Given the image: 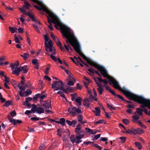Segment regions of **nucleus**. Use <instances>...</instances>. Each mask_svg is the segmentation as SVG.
Masks as SVG:
<instances>
[{
	"mask_svg": "<svg viewBox=\"0 0 150 150\" xmlns=\"http://www.w3.org/2000/svg\"><path fill=\"white\" fill-rule=\"evenodd\" d=\"M112 84H113V87L122 92L129 99L142 104L140 106V108L144 109L146 107H148L150 109V100L146 99L142 96L134 94L126 90L125 88H121L120 87L118 82L116 80Z\"/></svg>",
	"mask_w": 150,
	"mask_h": 150,
	"instance_id": "obj_1",
	"label": "nucleus"
},
{
	"mask_svg": "<svg viewBox=\"0 0 150 150\" xmlns=\"http://www.w3.org/2000/svg\"><path fill=\"white\" fill-rule=\"evenodd\" d=\"M61 29L62 36L67 39V43H69L77 52H79L80 50V45L70 28L67 26H63Z\"/></svg>",
	"mask_w": 150,
	"mask_h": 150,
	"instance_id": "obj_2",
	"label": "nucleus"
},
{
	"mask_svg": "<svg viewBox=\"0 0 150 150\" xmlns=\"http://www.w3.org/2000/svg\"><path fill=\"white\" fill-rule=\"evenodd\" d=\"M82 57L86 60L88 63L98 69L104 77L108 79L110 85H111L112 83L115 80V79L108 75L107 71L103 67L98 64L96 63L93 62L89 59L87 58L84 54L83 55Z\"/></svg>",
	"mask_w": 150,
	"mask_h": 150,
	"instance_id": "obj_3",
	"label": "nucleus"
},
{
	"mask_svg": "<svg viewBox=\"0 0 150 150\" xmlns=\"http://www.w3.org/2000/svg\"><path fill=\"white\" fill-rule=\"evenodd\" d=\"M45 42V51L47 52L45 54L48 55H50L51 58L54 61H56V57L54 56L56 54V51L54 47L53 46V44L51 40L48 42Z\"/></svg>",
	"mask_w": 150,
	"mask_h": 150,
	"instance_id": "obj_4",
	"label": "nucleus"
},
{
	"mask_svg": "<svg viewBox=\"0 0 150 150\" xmlns=\"http://www.w3.org/2000/svg\"><path fill=\"white\" fill-rule=\"evenodd\" d=\"M48 15L47 18L48 23L51 24V23H53L54 24V27L57 29L59 30L58 26L59 23L58 17L52 12Z\"/></svg>",
	"mask_w": 150,
	"mask_h": 150,
	"instance_id": "obj_5",
	"label": "nucleus"
},
{
	"mask_svg": "<svg viewBox=\"0 0 150 150\" xmlns=\"http://www.w3.org/2000/svg\"><path fill=\"white\" fill-rule=\"evenodd\" d=\"M28 68L27 66L25 65L24 66H20V67H16L15 69L13 71L12 73L18 76L20 73L21 71H23V73L24 74L27 73L28 71Z\"/></svg>",
	"mask_w": 150,
	"mask_h": 150,
	"instance_id": "obj_6",
	"label": "nucleus"
},
{
	"mask_svg": "<svg viewBox=\"0 0 150 150\" xmlns=\"http://www.w3.org/2000/svg\"><path fill=\"white\" fill-rule=\"evenodd\" d=\"M85 136L83 134L79 135H76L75 137L74 135H71L70 137V139L72 143L73 144L75 143L76 144H79L82 142L81 139L83 138Z\"/></svg>",
	"mask_w": 150,
	"mask_h": 150,
	"instance_id": "obj_7",
	"label": "nucleus"
},
{
	"mask_svg": "<svg viewBox=\"0 0 150 150\" xmlns=\"http://www.w3.org/2000/svg\"><path fill=\"white\" fill-rule=\"evenodd\" d=\"M63 83L62 81L60 80L54 81L52 85V87L55 91L58 90L59 89V88Z\"/></svg>",
	"mask_w": 150,
	"mask_h": 150,
	"instance_id": "obj_8",
	"label": "nucleus"
},
{
	"mask_svg": "<svg viewBox=\"0 0 150 150\" xmlns=\"http://www.w3.org/2000/svg\"><path fill=\"white\" fill-rule=\"evenodd\" d=\"M71 112V115L73 117H74L77 114L82 113V112L80 109L74 107L72 108V111Z\"/></svg>",
	"mask_w": 150,
	"mask_h": 150,
	"instance_id": "obj_9",
	"label": "nucleus"
},
{
	"mask_svg": "<svg viewBox=\"0 0 150 150\" xmlns=\"http://www.w3.org/2000/svg\"><path fill=\"white\" fill-rule=\"evenodd\" d=\"M41 103V106L44 107L46 109H49L50 108H51L50 101V103H49V100H47L43 101Z\"/></svg>",
	"mask_w": 150,
	"mask_h": 150,
	"instance_id": "obj_10",
	"label": "nucleus"
},
{
	"mask_svg": "<svg viewBox=\"0 0 150 150\" xmlns=\"http://www.w3.org/2000/svg\"><path fill=\"white\" fill-rule=\"evenodd\" d=\"M57 44V46L59 47L60 49L62 51H65L64 48L62 47L60 41L59 40V39L55 37V38L53 39Z\"/></svg>",
	"mask_w": 150,
	"mask_h": 150,
	"instance_id": "obj_11",
	"label": "nucleus"
},
{
	"mask_svg": "<svg viewBox=\"0 0 150 150\" xmlns=\"http://www.w3.org/2000/svg\"><path fill=\"white\" fill-rule=\"evenodd\" d=\"M75 132L77 135H79L82 134H84L85 133V131L83 129L77 128L75 129Z\"/></svg>",
	"mask_w": 150,
	"mask_h": 150,
	"instance_id": "obj_12",
	"label": "nucleus"
},
{
	"mask_svg": "<svg viewBox=\"0 0 150 150\" xmlns=\"http://www.w3.org/2000/svg\"><path fill=\"white\" fill-rule=\"evenodd\" d=\"M103 87H105L106 90L109 91L112 95H115V93L114 91L111 89L109 86H106V85H104Z\"/></svg>",
	"mask_w": 150,
	"mask_h": 150,
	"instance_id": "obj_13",
	"label": "nucleus"
},
{
	"mask_svg": "<svg viewBox=\"0 0 150 150\" xmlns=\"http://www.w3.org/2000/svg\"><path fill=\"white\" fill-rule=\"evenodd\" d=\"M23 14L25 15L26 16H28L31 19H32L33 20L35 21H37V20L35 19L34 16L33 15H31V14L29 12H27L25 11V12H24V13H23Z\"/></svg>",
	"mask_w": 150,
	"mask_h": 150,
	"instance_id": "obj_14",
	"label": "nucleus"
},
{
	"mask_svg": "<svg viewBox=\"0 0 150 150\" xmlns=\"http://www.w3.org/2000/svg\"><path fill=\"white\" fill-rule=\"evenodd\" d=\"M36 112L39 114L43 113L44 112V110L43 108L39 107L37 108Z\"/></svg>",
	"mask_w": 150,
	"mask_h": 150,
	"instance_id": "obj_15",
	"label": "nucleus"
},
{
	"mask_svg": "<svg viewBox=\"0 0 150 150\" xmlns=\"http://www.w3.org/2000/svg\"><path fill=\"white\" fill-rule=\"evenodd\" d=\"M82 100V99L80 97H78L76 99L75 101L78 104V106H80L81 105V101Z\"/></svg>",
	"mask_w": 150,
	"mask_h": 150,
	"instance_id": "obj_16",
	"label": "nucleus"
},
{
	"mask_svg": "<svg viewBox=\"0 0 150 150\" xmlns=\"http://www.w3.org/2000/svg\"><path fill=\"white\" fill-rule=\"evenodd\" d=\"M134 133L135 134H141L143 133V130L139 128L137 129H134Z\"/></svg>",
	"mask_w": 150,
	"mask_h": 150,
	"instance_id": "obj_17",
	"label": "nucleus"
},
{
	"mask_svg": "<svg viewBox=\"0 0 150 150\" xmlns=\"http://www.w3.org/2000/svg\"><path fill=\"white\" fill-rule=\"evenodd\" d=\"M137 111L134 112V114H135L136 113H137L138 114L140 115H142L143 114L142 112H143V109H140L139 108H137L136 109Z\"/></svg>",
	"mask_w": 150,
	"mask_h": 150,
	"instance_id": "obj_18",
	"label": "nucleus"
},
{
	"mask_svg": "<svg viewBox=\"0 0 150 150\" xmlns=\"http://www.w3.org/2000/svg\"><path fill=\"white\" fill-rule=\"evenodd\" d=\"M32 108H31V111L32 112V113H34L35 112V111H37V108L36 106L34 104H32Z\"/></svg>",
	"mask_w": 150,
	"mask_h": 150,
	"instance_id": "obj_19",
	"label": "nucleus"
},
{
	"mask_svg": "<svg viewBox=\"0 0 150 150\" xmlns=\"http://www.w3.org/2000/svg\"><path fill=\"white\" fill-rule=\"evenodd\" d=\"M8 28L9 31L11 33H14L16 32L17 28H12L9 27Z\"/></svg>",
	"mask_w": 150,
	"mask_h": 150,
	"instance_id": "obj_20",
	"label": "nucleus"
},
{
	"mask_svg": "<svg viewBox=\"0 0 150 150\" xmlns=\"http://www.w3.org/2000/svg\"><path fill=\"white\" fill-rule=\"evenodd\" d=\"M108 108L110 110H115V107L112 104H109L108 103L107 104Z\"/></svg>",
	"mask_w": 150,
	"mask_h": 150,
	"instance_id": "obj_21",
	"label": "nucleus"
},
{
	"mask_svg": "<svg viewBox=\"0 0 150 150\" xmlns=\"http://www.w3.org/2000/svg\"><path fill=\"white\" fill-rule=\"evenodd\" d=\"M20 56L21 57H22L24 59L26 60L27 59L28 57L29 56V55L28 53H23V55L21 54Z\"/></svg>",
	"mask_w": 150,
	"mask_h": 150,
	"instance_id": "obj_22",
	"label": "nucleus"
},
{
	"mask_svg": "<svg viewBox=\"0 0 150 150\" xmlns=\"http://www.w3.org/2000/svg\"><path fill=\"white\" fill-rule=\"evenodd\" d=\"M85 130L86 132L87 133H89L90 134H93V130L90 129L89 128L86 127L85 128Z\"/></svg>",
	"mask_w": 150,
	"mask_h": 150,
	"instance_id": "obj_23",
	"label": "nucleus"
},
{
	"mask_svg": "<svg viewBox=\"0 0 150 150\" xmlns=\"http://www.w3.org/2000/svg\"><path fill=\"white\" fill-rule=\"evenodd\" d=\"M96 111V113L95 114L96 116H99L100 115V111L99 107H96L95 108Z\"/></svg>",
	"mask_w": 150,
	"mask_h": 150,
	"instance_id": "obj_24",
	"label": "nucleus"
},
{
	"mask_svg": "<svg viewBox=\"0 0 150 150\" xmlns=\"http://www.w3.org/2000/svg\"><path fill=\"white\" fill-rule=\"evenodd\" d=\"M88 70L90 72V73H88L89 75L92 76H93V74H94L95 70L93 69L92 68L88 69Z\"/></svg>",
	"mask_w": 150,
	"mask_h": 150,
	"instance_id": "obj_25",
	"label": "nucleus"
},
{
	"mask_svg": "<svg viewBox=\"0 0 150 150\" xmlns=\"http://www.w3.org/2000/svg\"><path fill=\"white\" fill-rule=\"evenodd\" d=\"M135 144L136 146L138 147L139 149H142V146L141 143L138 142H136Z\"/></svg>",
	"mask_w": 150,
	"mask_h": 150,
	"instance_id": "obj_26",
	"label": "nucleus"
},
{
	"mask_svg": "<svg viewBox=\"0 0 150 150\" xmlns=\"http://www.w3.org/2000/svg\"><path fill=\"white\" fill-rule=\"evenodd\" d=\"M83 104L84 106L88 107L89 105V101L88 100H84Z\"/></svg>",
	"mask_w": 150,
	"mask_h": 150,
	"instance_id": "obj_27",
	"label": "nucleus"
},
{
	"mask_svg": "<svg viewBox=\"0 0 150 150\" xmlns=\"http://www.w3.org/2000/svg\"><path fill=\"white\" fill-rule=\"evenodd\" d=\"M98 79L100 82H103L105 84H107L108 83V81L105 79H102L99 77H98Z\"/></svg>",
	"mask_w": 150,
	"mask_h": 150,
	"instance_id": "obj_28",
	"label": "nucleus"
},
{
	"mask_svg": "<svg viewBox=\"0 0 150 150\" xmlns=\"http://www.w3.org/2000/svg\"><path fill=\"white\" fill-rule=\"evenodd\" d=\"M137 123H138L139 125L142 127L144 129H146V127L144 125L142 122H139L138 121H137Z\"/></svg>",
	"mask_w": 150,
	"mask_h": 150,
	"instance_id": "obj_29",
	"label": "nucleus"
},
{
	"mask_svg": "<svg viewBox=\"0 0 150 150\" xmlns=\"http://www.w3.org/2000/svg\"><path fill=\"white\" fill-rule=\"evenodd\" d=\"M89 98L90 100H92L96 101L97 100V99L95 97V96H93L92 94H91L90 95Z\"/></svg>",
	"mask_w": 150,
	"mask_h": 150,
	"instance_id": "obj_30",
	"label": "nucleus"
},
{
	"mask_svg": "<svg viewBox=\"0 0 150 150\" xmlns=\"http://www.w3.org/2000/svg\"><path fill=\"white\" fill-rule=\"evenodd\" d=\"M11 105V101L8 100L5 102V103L4 105V106L6 107H8L9 105Z\"/></svg>",
	"mask_w": 150,
	"mask_h": 150,
	"instance_id": "obj_31",
	"label": "nucleus"
},
{
	"mask_svg": "<svg viewBox=\"0 0 150 150\" xmlns=\"http://www.w3.org/2000/svg\"><path fill=\"white\" fill-rule=\"evenodd\" d=\"M64 85L63 83L62 85H61L59 88V90H61L65 93H67V90L64 88V87H63Z\"/></svg>",
	"mask_w": 150,
	"mask_h": 150,
	"instance_id": "obj_32",
	"label": "nucleus"
},
{
	"mask_svg": "<svg viewBox=\"0 0 150 150\" xmlns=\"http://www.w3.org/2000/svg\"><path fill=\"white\" fill-rule=\"evenodd\" d=\"M77 118L78 121L79 122H81L83 120V117L80 114H78L77 116Z\"/></svg>",
	"mask_w": 150,
	"mask_h": 150,
	"instance_id": "obj_33",
	"label": "nucleus"
},
{
	"mask_svg": "<svg viewBox=\"0 0 150 150\" xmlns=\"http://www.w3.org/2000/svg\"><path fill=\"white\" fill-rule=\"evenodd\" d=\"M60 122H61L60 124L63 126L65 125V120L64 118H61L60 119Z\"/></svg>",
	"mask_w": 150,
	"mask_h": 150,
	"instance_id": "obj_34",
	"label": "nucleus"
},
{
	"mask_svg": "<svg viewBox=\"0 0 150 150\" xmlns=\"http://www.w3.org/2000/svg\"><path fill=\"white\" fill-rule=\"evenodd\" d=\"M33 27L35 30L38 33H40V32L39 30V28L37 25H33Z\"/></svg>",
	"mask_w": 150,
	"mask_h": 150,
	"instance_id": "obj_35",
	"label": "nucleus"
},
{
	"mask_svg": "<svg viewBox=\"0 0 150 150\" xmlns=\"http://www.w3.org/2000/svg\"><path fill=\"white\" fill-rule=\"evenodd\" d=\"M40 94L37 93L35 95V96L33 97V99L34 101H36L38 100V98L40 96Z\"/></svg>",
	"mask_w": 150,
	"mask_h": 150,
	"instance_id": "obj_36",
	"label": "nucleus"
},
{
	"mask_svg": "<svg viewBox=\"0 0 150 150\" xmlns=\"http://www.w3.org/2000/svg\"><path fill=\"white\" fill-rule=\"evenodd\" d=\"M22 121L18 120H15L14 122H13L12 123L14 125L16 124H20L22 123Z\"/></svg>",
	"mask_w": 150,
	"mask_h": 150,
	"instance_id": "obj_37",
	"label": "nucleus"
},
{
	"mask_svg": "<svg viewBox=\"0 0 150 150\" xmlns=\"http://www.w3.org/2000/svg\"><path fill=\"white\" fill-rule=\"evenodd\" d=\"M14 38L15 39V42L16 43H20V41L18 38L16 36V34H15L14 35Z\"/></svg>",
	"mask_w": 150,
	"mask_h": 150,
	"instance_id": "obj_38",
	"label": "nucleus"
},
{
	"mask_svg": "<svg viewBox=\"0 0 150 150\" xmlns=\"http://www.w3.org/2000/svg\"><path fill=\"white\" fill-rule=\"evenodd\" d=\"M24 93H25L26 94V95H25V96H27L28 95L31 94L32 92L30 90L27 89L26 91L24 92Z\"/></svg>",
	"mask_w": 150,
	"mask_h": 150,
	"instance_id": "obj_39",
	"label": "nucleus"
},
{
	"mask_svg": "<svg viewBox=\"0 0 150 150\" xmlns=\"http://www.w3.org/2000/svg\"><path fill=\"white\" fill-rule=\"evenodd\" d=\"M132 117L133 119L132 120V121L134 122H135V120H137L139 119V117L137 115L133 116Z\"/></svg>",
	"mask_w": 150,
	"mask_h": 150,
	"instance_id": "obj_40",
	"label": "nucleus"
},
{
	"mask_svg": "<svg viewBox=\"0 0 150 150\" xmlns=\"http://www.w3.org/2000/svg\"><path fill=\"white\" fill-rule=\"evenodd\" d=\"M122 121L124 123L127 125H128L129 123V120L127 119H123Z\"/></svg>",
	"mask_w": 150,
	"mask_h": 150,
	"instance_id": "obj_41",
	"label": "nucleus"
},
{
	"mask_svg": "<svg viewBox=\"0 0 150 150\" xmlns=\"http://www.w3.org/2000/svg\"><path fill=\"white\" fill-rule=\"evenodd\" d=\"M38 60L37 59H33L32 60V63L33 64L35 65H37L38 64H39V63L38 62Z\"/></svg>",
	"mask_w": 150,
	"mask_h": 150,
	"instance_id": "obj_42",
	"label": "nucleus"
},
{
	"mask_svg": "<svg viewBox=\"0 0 150 150\" xmlns=\"http://www.w3.org/2000/svg\"><path fill=\"white\" fill-rule=\"evenodd\" d=\"M71 100L72 101H74L75 100V98L77 96L76 94H71Z\"/></svg>",
	"mask_w": 150,
	"mask_h": 150,
	"instance_id": "obj_43",
	"label": "nucleus"
},
{
	"mask_svg": "<svg viewBox=\"0 0 150 150\" xmlns=\"http://www.w3.org/2000/svg\"><path fill=\"white\" fill-rule=\"evenodd\" d=\"M45 147V145L43 144H42L39 146L38 150H44Z\"/></svg>",
	"mask_w": 150,
	"mask_h": 150,
	"instance_id": "obj_44",
	"label": "nucleus"
},
{
	"mask_svg": "<svg viewBox=\"0 0 150 150\" xmlns=\"http://www.w3.org/2000/svg\"><path fill=\"white\" fill-rule=\"evenodd\" d=\"M7 117L10 122L12 123L13 122H14L15 121V120L13 119H11V117L10 115L7 116Z\"/></svg>",
	"mask_w": 150,
	"mask_h": 150,
	"instance_id": "obj_45",
	"label": "nucleus"
},
{
	"mask_svg": "<svg viewBox=\"0 0 150 150\" xmlns=\"http://www.w3.org/2000/svg\"><path fill=\"white\" fill-rule=\"evenodd\" d=\"M104 122V120H99L98 121L95 122V125H97L99 124L102 123Z\"/></svg>",
	"mask_w": 150,
	"mask_h": 150,
	"instance_id": "obj_46",
	"label": "nucleus"
},
{
	"mask_svg": "<svg viewBox=\"0 0 150 150\" xmlns=\"http://www.w3.org/2000/svg\"><path fill=\"white\" fill-rule=\"evenodd\" d=\"M113 96H116V97H117L119 98H120V99H121V100H123L124 101H125V100L124 99V98L121 96H120L119 95H117L116 93H115V95H113Z\"/></svg>",
	"mask_w": 150,
	"mask_h": 150,
	"instance_id": "obj_47",
	"label": "nucleus"
},
{
	"mask_svg": "<svg viewBox=\"0 0 150 150\" xmlns=\"http://www.w3.org/2000/svg\"><path fill=\"white\" fill-rule=\"evenodd\" d=\"M10 114L12 117L15 116L16 115V113L15 110H13L12 112H11Z\"/></svg>",
	"mask_w": 150,
	"mask_h": 150,
	"instance_id": "obj_48",
	"label": "nucleus"
},
{
	"mask_svg": "<svg viewBox=\"0 0 150 150\" xmlns=\"http://www.w3.org/2000/svg\"><path fill=\"white\" fill-rule=\"evenodd\" d=\"M43 120V119H39L38 117H32L30 118V120L32 121L39 120V119Z\"/></svg>",
	"mask_w": 150,
	"mask_h": 150,
	"instance_id": "obj_49",
	"label": "nucleus"
},
{
	"mask_svg": "<svg viewBox=\"0 0 150 150\" xmlns=\"http://www.w3.org/2000/svg\"><path fill=\"white\" fill-rule=\"evenodd\" d=\"M98 91L100 95H102L103 91L102 88H97Z\"/></svg>",
	"mask_w": 150,
	"mask_h": 150,
	"instance_id": "obj_50",
	"label": "nucleus"
},
{
	"mask_svg": "<svg viewBox=\"0 0 150 150\" xmlns=\"http://www.w3.org/2000/svg\"><path fill=\"white\" fill-rule=\"evenodd\" d=\"M25 86L26 87L28 88L31 86V84L29 81H28L25 84Z\"/></svg>",
	"mask_w": 150,
	"mask_h": 150,
	"instance_id": "obj_51",
	"label": "nucleus"
},
{
	"mask_svg": "<svg viewBox=\"0 0 150 150\" xmlns=\"http://www.w3.org/2000/svg\"><path fill=\"white\" fill-rule=\"evenodd\" d=\"M8 62L7 61H5L4 62H0V65L1 66H2L3 65H7L8 64Z\"/></svg>",
	"mask_w": 150,
	"mask_h": 150,
	"instance_id": "obj_52",
	"label": "nucleus"
},
{
	"mask_svg": "<svg viewBox=\"0 0 150 150\" xmlns=\"http://www.w3.org/2000/svg\"><path fill=\"white\" fill-rule=\"evenodd\" d=\"M120 139L122 141L123 143H125L126 140V138L124 137H120Z\"/></svg>",
	"mask_w": 150,
	"mask_h": 150,
	"instance_id": "obj_53",
	"label": "nucleus"
},
{
	"mask_svg": "<svg viewBox=\"0 0 150 150\" xmlns=\"http://www.w3.org/2000/svg\"><path fill=\"white\" fill-rule=\"evenodd\" d=\"M84 79L86 80L89 83H90L91 81V80L89 78H87L86 76H84L83 77Z\"/></svg>",
	"mask_w": 150,
	"mask_h": 150,
	"instance_id": "obj_54",
	"label": "nucleus"
},
{
	"mask_svg": "<svg viewBox=\"0 0 150 150\" xmlns=\"http://www.w3.org/2000/svg\"><path fill=\"white\" fill-rule=\"evenodd\" d=\"M44 38H45V40L46 41L45 42H48L49 39V38L47 36V35H45L44 36Z\"/></svg>",
	"mask_w": 150,
	"mask_h": 150,
	"instance_id": "obj_55",
	"label": "nucleus"
},
{
	"mask_svg": "<svg viewBox=\"0 0 150 150\" xmlns=\"http://www.w3.org/2000/svg\"><path fill=\"white\" fill-rule=\"evenodd\" d=\"M6 56H3L0 57V62H2V61L5 60L6 59Z\"/></svg>",
	"mask_w": 150,
	"mask_h": 150,
	"instance_id": "obj_56",
	"label": "nucleus"
},
{
	"mask_svg": "<svg viewBox=\"0 0 150 150\" xmlns=\"http://www.w3.org/2000/svg\"><path fill=\"white\" fill-rule=\"evenodd\" d=\"M67 84L69 86H73L74 84V83L71 81H68Z\"/></svg>",
	"mask_w": 150,
	"mask_h": 150,
	"instance_id": "obj_57",
	"label": "nucleus"
},
{
	"mask_svg": "<svg viewBox=\"0 0 150 150\" xmlns=\"http://www.w3.org/2000/svg\"><path fill=\"white\" fill-rule=\"evenodd\" d=\"M26 87L25 85V86H22L19 89L21 91H22L25 90Z\"/></svg>",
	"mask_w": 150,
	"mask_h": 150,
	"instance_id": "obj_58",
	"label": "nucleus"
},
{
	"mask_svg": "<svg viewBox=\"0 0 150 150\" xmlns=\"http://www.w3.org/2000/svg\"><path fill=\"white\" fill-rule=\"evenodd\" d=\"M4 78L6 82H8L10 81V79L8 77H7L6 76H4Z\"/></svg>",
	"mask_w": 150,
	"mask_h": 150,
	"instance_id": "obj_59",
	"label": "nucleus"
},
{
	"mask_svg": "<svg viewBox=\"0 0 150 150\" xmlns=\"http://www.w3.org/2000/svg\"><path fill=\"white\" fill-rule=\"evenodd\" d=\"M92 146H95L96 147L98 148L99 150H101L102 148L100 146L98 145L97 144H94Z\"/></svg>",
	"mask_w": 150,
	"mask_h": 150,
	"instance_id": "obj_60",
	"label": "nucleus"
},
{
	"mask_svg": "<svg viewBox=\"0 0 150 150\" xmlns=\"http://www.w3.org/2000/svg\"><path fill=\"white\" fill-rule=\"evenodd\" d=\"M64 47L65 49H66V50L67 51V52H69V47L68 46V45H67L65 44H64Z\"/></svg>",
	"mask_w": 150,
	"mask_h": 150,
	"instance_id": "obj_61",
	"label": "nucleus"
},
{
	"mask_svg": "<svg viewBox=\"0 0 150 150\" xmlns=\"http://www.w3.org/2000/svg\"><path fill=\"white\" fill-rule=\"evenodd\" d=\"M100 140L103 142H106L108 140V139L107 138L102 137L100 138Z\"/></svg>",
	"mask_w": 150,
	"mask_h": 150,
	"instance_id": "obj_62",
	"label": "nucleus"
},
{
	"mask_svg": "<svg viewBox=\"0 0 150 150\" xmlns=\"http://www.w3.org/2000/svg\"><path fill=\"white\" fill-rule=\"evenodd\" d=\"M28 131L30 132H34L35 130L33 128H30L28 127Z\"/></svg>",
	"mask_w": 150,
	"mask_h": 150,
	"instance_id": "obj_63",
	"label": "nucleus"
},
{
	"mask_svg": "<svg viewBox=\"0 0 150 150\" xmlns=\"http://www.w3.org/2000/svg\"><path fill=\"white\" fill-rule=\"evenodd\" d=\"M44 78L46 80H48L49 81H51V78L47 76L46 75L44 76Z\"/></svg>",
	"mask_w": 150,
	"mask_h": 150,
	"instance_id": "obj_64",
	"label": "nucleus"
}]
</instances>
